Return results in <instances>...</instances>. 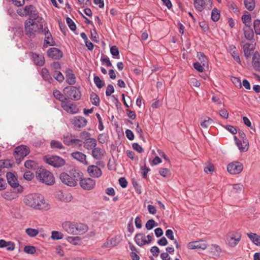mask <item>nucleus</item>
Wrapping results in <instances>:
<instances>
[{
	"mask_svg": "<svg viewBox=\"0 0 260 260\" xmlns=\"http://www.w3.org/2000/svg\"><path fill=\"white\" fill-rule=\"evenodd\" d=\"M23 201L26 206L35 210L47 211L50 208V205L40 193L29 194L24 197Z\"/></svg>",
	"mask_w": 260,
	"mask_h": 260,
	"instance_id": "1",
	"label": "nucleus"
},
{
	"mask_svg": "<svg viewBox=\"0 0 260 260\" xmlns=\"http://www.w3.org/2000/svg\"><path fill=\"white\" fill-rule=\"evenodd\" d=\"M83 176V173L80 171L73 168L68 173H61L59 178L64 184L70 187H75Z\"/></svg>",
	"mask_w": 260,
	"mask_h": 260,
	"instance_id": "2",
	"label": "nucleus"
},
{
	"mask_svg": "<svg viewBox=\"0 0 260 260\" xmlns=\"http://www.w3.org/2000/svg\"><path fill=\"white\" fill-rule=\"evenodd\" d=\"M44 20L43 18H39L35 21L29 20L25 22V30L26 35L30 38H34L37 32L41 34L43 29Z\"/></svg>",
	"mask_w": 260,
	"mask_h": 260,
	"instance_id": "3",
	"label": "nucleus"
},
{
	"mask_svg": "<svg viewBox=\"0 0 260 260\" xmlns=\"http://www.w3.org/2000/svg\"><path fill=\"white\" fill-rule=\"evenodd\" d=\"M62 228L68 234L72 235L84 234L88 229V226L85 224L70 221L63 222Z\"/></svg>",
	"mask_w": 260,
	"mask_h": 260,
	"instance_id": "4",
	"label": "nucleus"
},
{
	"mask_svg": "<svg viewBox=\"0 0 260 260\" xmlns=\"http://www.w3.org/2000/svg\"><path fill=\"white\" fill-rule=\"evenodd\" d=\"M36 177L42 183L51 185L55 182L53 175L45 169H40L37 172Z\"/></svg>",
	"mask_w": 260,
	"mask_h": 260,
	"instance_id": "5",
	"label": "nucleus"
},
{
	"mask_svg": "<svg viewBox=\"0 0 260 260\" xmlns=\"http://www.w3.org/2000/svg\"><path fill=\"white\" fill-rule=\"evenodd\" d=\"M44 160L48 164L57 168L63 166L66 163L63 158L57 155L45 156Z\"/></svg>",
	"mask_w": 260,
	"mask_h": 260,
	"instance_id": "6",
	"label": "nucleus"
},
{
	"mask_svg": "<svg viewBox=\"0 0 260 260\" xmlns=\"http://www.w3.org/2000/svg\"><path fill=\"white\" fill-rule=\"evenodd\" d=\"M241 234L237 231H231L226 236V243L230 247H235L240 242Z\"/></svg>",
	"mask_w": 260,
	"mask_h": 260,
	"instance_id": "7",
	"label": "nucleus"
},
{
	"mask_svg": "<svg viewBox=\"0 0 260 260\" xmlns=\"http://www.w3.org/2000/svg\"><path fill=\"white\" fill-rule=\"evenodd\" d=\"M20 16L27 15L31 18L30 20H38L40 17H39V13L36 8L32 5L26 6L24 8L23 12H18Z\"/></svg>",
	"mask_w": 260,
	"mask_h": 260,
	"instance_id": "8",
	"label": "nucleus"
},
{
	"mask_svg": "<svg viewBox=\"0 0 260 260\" xmlns=\"http://www.w3.org/2000/svg\"><path fill=\"white\" fill-rule=\"evenodd\" d=\"M64 94L66 95L67 100L70 99L72 100L77 101L81 98V92L79 88L71 86L69 88L66 87L64 89Z\"/></svg>",
	"mask_w": 260,
	"mask_h": 260,
	"instance_id": "9",
	"label": "nucleus"
},
{
	"mask_svg": "<svg viewBox=\"0 0 260 260\" xmlns=\"http://www.w3.org/2000/svg\"><path fill=\"white\" fill-rule=\"evenodd\" d=\"M6 177L8 183L13 188V189H17V192H22L23 191V187L18 183L17 178L13 173L11 172L7 173Z\"/></svg>",
	"mask_w": 260,
	"mask_h": 260,
	"instance_id": "10",
	"label": "nucleus"
},
{
	"mask_svg": "<svg viewBox=\"0 0 260 260\" xmlns=\"http://www.w3.org/2000/svg\"><path fill=\"white\" fill-rule=\"evenodd\" d=\"M81 188L86 190H90L93 189L95 186L96 181L91 178H83L79 181Z\"/></svg>",
	"mask_w": 260,
	"mask_h": 260,
	"instance_id": "11",
	"label": "nucleus"
},
{
	"mask_svg": "<svg viewBox=\"0 0 260 260\" xmlns=\"http://www.w3.org/2000/svg\"><path fill=\"white\" fill-rule=\"evenodd\" d=\"M14 152L16 159H23L30 153V149L27 146L21 145L15 149Z\"/></svg>",
	"mask_w": 260,
	"mask_h": 260,
	"instance_id": "12",
	"label": "nucleus"
},
{
	"mask_svg": "<svg viewBox=\"0 0 260 260\" xmlns=\"http://www.w3.org/2000/svg\"><path fill=\"white\" fill-rule=\"evenodd\" d=\"M41 34H43L45 36L43 43L44 48H47L48 46H53L55 45V42L47 27H45L43 28V31Z\"/></svg>",
	"mask_w": 260,
	"mask_h": 260,
	"instance_id": "13",
	"label": "nucleus"
},
{
	"mask_svg": "<svg viewBox=\"0 0 260 260\" xmlns=\"http://www.w3.org/2000/svg\"><path fill=\"white\" fill-rule=\"evenodd\" d=\"M243 169L242 164L239 161H234L227 166V170L230 174L236 175L240 173Z\"/></svg>",
	"mask_w": 260,
	"mask_h": 260,
	"instance_id": "14",
	"label": "nucleus"
},
{
	"mask_svg": "<svg viewBox=\"0 0 260 260\" xmlns=\"http://www.w3.org/2000/svg\"><path fill=\"white\" fill-rule=\"evenodd\" d=\"M194 6L197 10L202 12L206 8L210 9L212 7L211 0H193Z\"/></svg>",
	"mask_w": 260,
	"mask_h": 260,
	"instance_id": "15",
	"label": "nucleus"
},
{
	"mask_svg": "<svg viewBox=\"0 0 260 260\" xmlns=\"http://www.w3.org/2000/svg\"><path fill=\"white\" fill-rule=\"evenodd\" d=\"M61 107L68 113L74 114L78 112V108L77 106L68 100L64 103H61Z\"/></svg>",
	"mask_w": 260,
	"mask_h": 260,
	"instance_id": "16",
	"label": "nucleus"
},
{
	"mask_svg": "<svg viewBox=\"0 0 260 260\" xmlns=\"http://www.w3.org/2000/svg\"><path fill=\"white\" fill-rule=\"evenodd\" d=\"M71 122L75 127L80 128L86 125L87 121L84 117L78 116L74 117L72 119Z\"/></svg>",
	"mask_w": 260,
	"mask_h": 260,
	"instance_id": "17",
	"label": "nucleus"
},
{
	"mask_svg": "<svg viewBox=\"0 0 260 260\" xmlns=\"http://www.w3.org/2000/svg\"><path fill=\"white\" fill-rule=\"evenodd\" d=\"M187 247L189 249L205 250L207 244L204 241L191 242L188 244Z\"/></svg>",
	"mask_w": 260,
	"mask_h": 260,
	"instance_id": "18",
	"label": "nucleus"
},
{
	"mask_svg": "<svg viewBox=\"0 0 260 260\" xmlns=\"http://www.w3.org/2000/svg\"><path fill=\"white\" fill-rule=\"evenodd\" d=\"M87 172L90 176L93 178H99L102 175L101 169L94 165L89 166L87 168Z\"/></svg>",
	"mask_w": 260,
	"mask_h": 260,
	"instance_id": "19",
	"label": "nucleus"
},
{
	"mask_svg": "<svg viewBox=\"0 0 260 260\" xmlns=\"http://www.w3.org/2000/svg\"><path fill=\"white\" fill-rule=\"evenodd\" d=\"M48 56L53 59H59L62 56L61 50L56 48H50L47 51Z\"/></svg>",
	"mask_w": 260,
	"mask_h": 260,
	"instance_id": "20",
	"label": "nucleus"
},
{
	"mask_svg": "<svg viewBox=\"0 0 260 260\" xmlns=\"http://www.w3.org/2000/svg\"><path fill=\"white\" fill-rule=\"evenodd\" d=\"M234 140L240 151L246 152L248 149L249 144L247 139L242 140L241 141L236 136H234Z\"/></svg>",
	"mask_w": 260,
	"mask_h": 260,
	"instance_id": "21",
	"label": "nucleus"
},
{
	"mask_svg": "<svg viewBox=\"0 0 260 260\" xmlns=\"http://www.w3.org/2000/svg\"><path fill=\"white\" fill-rule=\"evenodd\" d=\"M22 192H17V189H14L13 191L9 190L4 192L2 194V197L6 200L11 201L18 197V194Z\"/></svg>",
	"mask_w": 260,
	"mask_h": 260,
	"instance_id": "22",
	"label": "nucleus"
},
{
	"mask_svg": "<svg viewBox=\"0 0 260 260\" xmlns=\"http://www.w3.org/2000/svg\"><path fill=\"white\" fill-rule=\"evenodd\" d=\"M145 236L142 233H138L136 235L134 240L135 242L139 246L142 247L145 245L150 243V240L145 239Z\"/></svg>",
	"mask_w": 260,
	"mask_h": 260,
	"instance_id": "23",
	"label": "nucleus"
},
{
	"mask_svg": "<svg viewBox=\"0 0 260 260\" xmlns=\"http://www.w3.org/2000/svg\"><path fill=\"white\" fill-rule=\"evenodd\" d=\"M31 59L34 63L38 66L42 67L44 64V57L36 53H32L31 54Z\"/></svg>",
	"mask_w": 260,
	"mask_h": 260,
	"instance_id": "24",
	"label": "nucleus"
},
{
	"mask_svg": "<svg viewBox=\"0 0 260 260\" xmlns=\"http://www.w3.org/2000/svg\"><path fill=\"white\" fill-rule=\"evenodd\" d=\"M71 156L74 159L80 161V162L83 163V164H88V162L86 160V155L82 152L79 151L74 152L71 154Z\"/></svg>",
	"mask_w": 260,
	"mask_h": 260,
	"instance_id": "25",
	"label": "nucleus"
},
{
	"mask_svg": "<svg viewBox=\"0 0 260 260\" xmlns=\"http://www.w3.org/2000/svg\"><path fill=\"white\" fill-rule=\"evenodd\" d=\"M65 74L67 82L70 85L75 84L76 82V77L72 70L70 68L67 69Z\"/></svg>",
	"mask_w": 260,
	"mask_h": 260,
	"instance_id": "26",
	"label": "nucleus"
},
{
	"mask_svg": "<svg viewBox=\"0 0 260 260\" xmlns=\"http://www.w3.org/2000/svg\"><path fill=\"white\" fill-rule=\"evenodd\" d=\"M91 150V155L95 159H102L104 156L105 151L100 147L95 146Z\"/></svg>",
	"mask_w": 260,
	"mask_h": 260,
	"instance_id": "27",
	"label": "nucleus"
},
{
	"mask_svg": "<svg viewBox=\"0 0 260 260\" xmlns=\"http://www.w3.org/2000/svg\"><path fill=\"white\" fill-rule=\"evenodd\" d=\"M228 49L235 60L239 64H241V61L238 53V50L237 49L235 46L233 45H229Z\"/></svg>",
	"mask_w": 260,
	"mask_h": 260,
	"instance_id": "28",
	"label": "nucleus"
},
{
	"mask_svg": "<svg viewBox=\"0 0 260 260\" xmlns=\"http://www.w3.org/2000/svg\"><path fill=\"white\" fill-rule=\"evenodd\" d=\"M252 64L255 71H260V55L257 51L253 54Z\"/></svg>",
	"mask_w": 260,
	"mask_h": 260,
	"instance_id": "29",
	"label": "nucleus"
},
{
	"mask_svg": "<svg viewBox=\"0 0 260 260\" xmlns=\"http://www.w3.org/2000/svg\"><path fill=\"white\" fill-rule=\"evenodd\" d=\"M84 147L88 150H92L97 145V141L95 139L90 138L87 141H84L83 144Z\"/></svg>",
	"mask_w": 260,
	"mask_h": 260,
	"instance_id": "30",
	"label": "nucleus"
},
{
	"mask_svg": "<svg viewBox=\"0 0 260 260\" xmlns=\"http://www.w3.org/2000/svg\"><path fill=\"white\" fill-rule=\"evenodd\" d=\"M41 75L45 81L51 83L53 81V79L46 68H43L41 70Z\"/></svg>",
	"mask_w": 260,
	"mask_h": 260,
	"instance_id": "31",
	"label": "nucleus"
},
{
	"mask_svg": "<svg viewBox=\"0 0 260 260\" xmlns=\"http://www.w3.org/2000/svg\"><path fill=\"white\" fill-rule=\"evenodd\" d=\"M247 235L253 244L260 246V236L253 233H247Z\"/></svg>",
	"mask_w": 260,
	"mask_h": 260,
	"instance_id": "32",
	"label": "nucleus"
},
{
	"mask_svg": "<svg viewBox=\"0 0 260 260\" xmlns=\"http://www.w3.org/2000/svg\"><path fill=\"white\" fill-rule=\"evenodd\" d=\"M75 139V136L72 134H68L63 136V142L67 146H71Z\"/></svg>",
	"mask_w": 260,
	"mask_h": 260,
	"instance_id": "33",
	"label": "nucleus"
},
{
	"mask_svg": "<svg viewBox=\"0 0 260 260\" xmlns=\"http://www.w3.org/2000/svg\"><path fill=\"white\" fill-rule=\"evenodd\" d=\"M54 96L60 101L61 103H64L67 101L66 95L62 94L61 92L58 90H54L53 92Z\"/></svg>",
	"mask_w": 260,
	"mask_h": 260,
	"instance_id": "34",
	"label": "nucleus"
},
{
	"mask_svg": "<svg viewBox=\"0 0 260 260\" xmlns=\"http://www.w3.org/2000/svg\"><path fill=\"white\" fill-rule=\"evenodd\" d=\"M197 57L199 60V62L203 64V66H206V68L208 67V60L207 57L202 52H198Z\"/></svg>",
	"mask_w": 260,
	"mask_h": 260,
	"instance_id": "35",
	"label": "nucleus"
},
{
	"mask_svg": "<svg viewBox=\"0 0 260 260\" xmlns=\"http://www.w3.org/2000/svg\"><path fill=\"white\" fill-rule=\"evenodd\" d=\"M50 147L53 149H64V146L62 143L57 140H52L51 141Z\"/></svg>",
	"mask_w": 260,
	"mask_h": 260,
	"instance_id": "36",
	"label": "nucleus"
},
{
	"mask_svg": "<svg viewBox=\"0 0 260 260\" xmlns=\"http://www.w3.org/2000/svg\"><path fill=\"white\" fill-rule=\"evenodd\" d=\"M244 34L245 37L248 40H251L253 38V31L250 26H247L244 29Z\"/></svg>",
	"mask_w": 260,
	"mask_h": 260,
	"instance_id": "37",
	"label": "nucleus"
},
{
	"mask_svg": "<svg viewBox=\"0 0 260 260\" xmlns=\"http://www.w3.org/2000/svg\"><path fill=\"white\" fill-rule=\"evenodd\" d=\"M251 44L249 43H246L243 46L244 55L246 58H248L250 55L252 50V48H250Z\"/></svg>",
	"mask_w": 260,
	"mask_h": 260,
	"instance_id": "38",
	"label": "nucleus"
},
{
	"mask_svg": "<svg viewBox=\"0 0 260 260\" xmlns=\"http://www.w3.org/2000/svg\"><path fill=\"white\" fill-rule=\"evenodd\" d=\"M90 101L91 103L96 106H98L100 105V98L98 95L92 92L90 95Z\"/></svg>",
	"mask_w": 260,
	"mask_h": 260,
	"instance_id": "39",
	"label": "nucleus"
},
{
	"mask_svg": "<svg viewBox=\"0 0 260 260\" xmlns=\"http://www.w3.org/2000/svg\"><path fill=\"white\" fill-rule=\"evenodd\" d=\"M213 122V120L211 118L206 117L201 122V126L202 128H207L209 125L212 124Z\"/></svg>",
	"mask_w": 260,
	"mask_h": 260,
	"instance_id": "40",
	"label": "nucleus"
},
{
	"mask_svg": "<svg viewBox=\"0 0 260 260\" xmlns=\"http://www.w3.org/2000/svg\"><path fill=\"white\" fill-rule=\"evenodd\" d=\"M39 232V230L36 229L32 228H27L25 230V233L30 237H35L38 235Z\"/></svg>",
	"mask_w": 260,
	"mask_h": 260,
	"instance_id": "41",
	"label": "nucleus"
},
{
	"mask_svg": "<svg viewBox=\"0 0 260 260\" xmlns=\"http://www.w3.org/2000/svg\"><path fill=\"white\" fill-rule=\"evenodd\" d=\"M24 166L28 169L35 170L37 168V163L32 160H27L24 163Z\"/></svg>",
	"mask_w": 260,
	"mask_h": 260,
	"instance_id": "42",
	"label": "nucleus"
},
{
	"mask_svg": "<svg viewBox=\"0 0 260 260\" xmlns=\"http://www.w3.org/2000/svg\"><path fill=\"white\" fill-rule=\"evenodd\" d=\"M245 6L249 11H252L255 7L254 0H244Z\"/></svg>",
	"mask_w": 260,
	"mask_h": 260,
	"instance_id": "43",
	"label": "nucleus"
},
{
	"mask_svg": "<svg viewBox=\"0 0 260 260\" xmlns=\"http://www.w3.org/2000/svg\"><path fill=\"white\" fill-rule=\"evenodd\" d=\"M12 167V164L9 159H1L0 168H10Z\"/></svg>",
	"mask_w": 260,
	"mask_h": 260,
	"instance_id": "44",
	"label": "nucleus"
},
{
	"mask_svg": "<svg viewBox=\"0 0 260 260\" xmlns=\"http://www.w3.org/2000/svg\"><path fill=\"white\" fill-rule=\"evenodd\" d=\"M220 17V12L217 10V9L214 8L211 12V19L214 21H217Z\"/></svg>",
	"mask_w": 260,
	"mask_h": 260,
	"instance_id": "45",
	"label": "nucleus"
},
{
	"mask_svg": "<svg viewBox=\"0 0 260 260\" xmlns=\"http://www.w3.org/2000/svg\"><path fill=\"white\" fill-rule=\"evenodd\" d=\"M93 81L98 88H102L105 85L104 82L100 79L99 76H95L93 78Z\"/></svg>",
	"mask_w": 260,
	"mask_h": 260,
	"instance_id": "46",
	"label": "nucleus"
},
{
	"mask_svg": "<svg viewBox=\"0 0 260 260\" xmlns=\"http://www.w3.org/2000/svg\"><path fill=\"white\" fill-rule=\"evenodd\" d=\"M63 235L61 232L56 231H53L52 232L51 237L53 240H60L63 238Z\"/></svg>",
	"mask_w": 260,
	"mask_h": 260,
	"instance_id": "47",
	"label": "nucleus"
},
{
	"mask_svg": "<svg viewBox=\"0 0 260 260\" xmlns=\"http://www.w3.org/2000/svg\"><path fill=\"white\" fill-rule=\"evenodd\" d=\"M68 241L71 244L77 245L79 244V242L81 240V238L78 236L76 237H68L67 238Z\"/></svg>",
	"mask_w": 260,
	"mask_h": 260,
	"instance_id": "48",
	"label": "nucleus"
},
{
	"mask_svg": "<svg viewBox=\"0 0 260 260\" xmlns=\"http://www.w3.org/2000/svg\"><path fill=\"white\" fill-rule=\"evenodd\" d=\"M157 225V223H156V222L154 221V219H151L148 220L146 224H145V228L148 230H151L154 227L156 226Z\"/></svg>",
	"mask_w": 260,
	"mask_h": 260,
	"instance_id": "49",
	"label": "nucleus"
},
{
	"mask_svg": "<svg viewBox=\"0 0 260 260\" xmlns=\"http://www.w3.org/2000/svg\"><path fill=\"white\" fill-rule=\"evenodd\" d=\"M110 53L115 58H119V51L116 46H112L110 47Z\"/></svg>",
	"mask_w": 260,
	"mask_h": 260,
	"instance_id": "50",
	"label": "nucleus"
},
{
	"mask_svg": "<svg viewBox=\"0 0 260 260\" xmlns=\"http://www.w3.org/2000/svg\"><path fill=\"white\" fill-rule=\"evenodd\" d=\"M53 77L58 82H62L64 80V77L59 71H55L53 74Z\"/></svg>",
	"mask_w": 260,
	"mask_h": 260,
	"instance_id": "51",
	"label": "nucleus"
},
{
	"mask_svg": "<svg viewBox=\"0 0 260 260\" xmlns=\"http://www.w3.org/2000/svg\"><path fill=\"white\" fill-rule=\"evenodd\" d=\"M24 251L27 254H33L36 252V249L35 246L27 245L24 247Z\"/></svg>",
	"mask_w": 260,
	"mask_h": 260,
	"instance_id": "52",
	"label": "nucleus"
},
{
	"mask_svg": "<svg viewBox=\"0 0 260 260\" xmlns=\"http://www.w3.org/2000/svg\"><path fill=\"white\" fill-rule=\"evenodd\" d=\"M210 250L214 254H218L221 251L220 247L216 244L211 245L209 247Z\"/></svg>",
	"mask_w": 260,
	"mask_h": 260,
	"instance_id": "53",
	"label": "nucleus"
},
{
	"mask_svg": "<svg viewBox=\"0 0 260 260\" xmlns=\"http://www.w3.org/2000/svg\"><path fill=\"white\" fill-rule=\"evenodd\" d=\"M66 22L72 30H75L76 29V25L71 18L67 17Z\"/></svg>",
	"mask_w": 260,
	"mask_h": 260,
	"instance_id": "54",
	"label": "nucleus"
},
{
	"mask_svg": "<svg viewBox=\"0 0 260 260\" xmlns=\"http://www.w3.org/2000/svg\"><path fill=\"white\" fill-rule=\"evenodd\" d=\"M242 20L243 22V23L245 24V25L247 26H250L248 23H250L251 20V16L250 14H244L242 17Z\"/></svg>",
	"mask_w": 260,
	"mask_h": 260,
	"instance_id": "55",
	"label": "nucleus"
},
{
	"mask_svg": "<svg viewBox=\"0 0 260 260\" xmlns=\"http://www.w3.org/2000/svg\"><path fill=\"white\" fill-rule=\"evenodd\" d=\"M194 69L199 72H203L205 70V67L206 66H203V64L199 62H196L193 63Z\"/></svg>",
	"mask_w": 260,
	"mask_h": 260,
	"instance_id": "56",
	"label": "nucleus"
},
{
	"mask_svg": "<svg viewBox=\"0 0 260 260\" xmlns=\"http://www.w3.org/2000/svg\"><path fill=\"white\" fill-rule=\"evenodd\" d=\"M253 26L256 34L260 35V20H255L253 22Z\"/></svg>",
	"mask_w": 260,
	"mask_h": 260,
	"instance_id": "57",
	"label": "nucleus"
},
{
	"mask_svg": "<svg viewBox=\"0 0 260 260\" xmlns=\"http://www.w3.org/2000/svg\"><path fill=\"white\" fill-rule=\"evenodd\" d=\"M90 136H91L89 132H86V131H83V132H81L79 134L80 138L81 139L84 140V141H87L89 139H90Z\"/></svg>",
	"mask_w": 260,
	"mask_h": 260,
	"instance_id": "58",
	"label": "nucleus"
},
{
	"mask_svg": "<svg viewBox=\"0 0 260 260\" xmlns=\"http://www.w3.org/2000/svg\"><path fill=\"white\" fill-rule=\"evenodd\" d=\"M159 173L163 177H167L170 174V171L167 168H161L159 170Z\"/></svg>",
	"mask_w": 260,
	"mask_h": 260,
	"instance_id": "59",
	"label": "nucleus"
},
{
	"mask_svg": "<svg viewBox=\"0 0 260 260\" xmlns=\"http://www.w3.org/2000/svg\"><path fill=\"white\" fill-rule=\"evenodd\" d=\"M83 144V142L81 140L76 139L75 138L72 146H73V147H74L79 148V147H81L82 146Z\"/></svg>",
	"mask_w": 260,
	"mask_h": 260,
	"instance_id": "60",
	"label": "nucleus"
},
{
	"mask_svg": "<svg viewBox=\"0 0 260 260\" xmlns=\"http://www.w3.org/2000/svg\"><path fill=\"white\" fill-rule=\"evenodd\" d=\"M95 115L99 121L98 128L100 131H103L104 129V126L100 114L96 113Z\"/></svg>",
	"mask_w": 260,
	"mask_h": 260,
	"instance_id": "61",
	"label": "nucleus"
},
{
	"mask_svg": "<svg viewBox=\"0 0 260 260\" xmlns=\"http://www.w3.org/2000/svg\"><path fill=\"white\" fill-rule=\"evenodd\" d=\"M101 61L103 63H105L107 67H112V63L108 57H101Z\"/></svg>",
	"mask_w": 260,
	"mask_h": 260,
	"instance_id": "62",
	"label": "nucleus"
},
{
	"mask_svg": "<svg viewBox=\"0 0 260 260\" xmlns=\"http://www.w3.org/2000/svg\"><path fill=\"white\" fill-rule=\"evenodd\" d=\"M189 84L191 86L199 87L201 85L200 82L196 78H191L189 80Z\"/></svg>",
	"mask_w": 260,
	"mask_h": 260,
	"instance_id": "63",
	"label": "nucleus"
},
{
	"mask_svg": "<svg viewBox=\"0 0 260 260\" xmlns=\"http://www.w3.org/2000/svg\"><path fill=\"white\" fill-rule=\"evenodd\" d=\"M133 148L137 151L139 153H142L144 151L143 148L137 143H134L132 145Z\"/></svg>",
	"mask_w": 260,
	"mask_h": 260,
	"instance_id": "64",
	"label": "nucleus"
}]
</instances>
